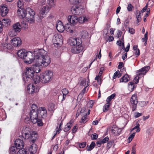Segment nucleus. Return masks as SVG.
Wrapping results in <instances>:
<instances>
[{"instance_id":"nucleus-36","label":"nucleus","mask_w":154,"mask_h":154,"mask_svg":"<svg viewBox=\"0 0 154 154\" xmlns=\"http://www.w3.org/2000/svg\"><path fill=\"white\" fill-rule=\"evenodd\" d=\"M116 96V94H115L114 93L111 94V95L108 97L106 99V102L107 103H111L110 101L112 100Z\"/></svg>"},{"instance_id":"nucleus-12","label":"nucleus","mask_w":154,"mask_h":154,"mask_svg":"<svg viewBox=\"0 0 154 154\" xmlns=\"http://www.w3.org/2000/svg\"><path fill=\"white\" fill-rule=\"evenodd\" d=\"M130 102L132 104V111H134L137 108V105L138 102L137 94H133L130 100Z\"/></svg>"},{"instance_id":"nucleus-26","label":"nucleus","mask_w":154,"mask_h":154,"mask_svg":"<svg viewBox=\"0 0 154 154\" xmlns=\"http://www.w3.org/2000/svg\"><path fill=\"white\" fill-rule=\"evenodd\" d=\"M10 23V20L9 19H4L1 21V23L5 27H6L9 25Z\"/></svg>"},{"instance_id":"nucleus-19","label":"nucleus","mask_w":154,"mask_h":154,"mask_svg":"<svg viewBox=\"0 0 154 154\" xmlns=\"http://www.w3.org/2000/svg\"><path fill=\"white\" fill-rule=\"evenodd\" d=\"M1 49L4 51L7 50H11L13 48V47L10 44H7L5 42L1 44Z\"/></svg>"},{"instance_id":"nucleus-52","label":"nucleus","mask_w":154,"mask_h":154,"mask_svg":"<svg viewBox=\"0 0 154 154\" xmlns=\"http://www.w3.org/2000/svg\"><path fill=\"white\" fill-rule=\"evenodd\" d=\"M101 77L96 76L95 78V80L97 81L98 84H100L101 83Z\"/></svg>"},{"instance_id":"nucleus-53","label":"nucleus","mask_w":154,"mask_h":154,"mask_svg":"<svg viewBox=\"0 0 154 154\" xmlns=\"http://www.w3.org/2000/svg\"><path fill=\"white\" fill-rule=\"evenodd\" d=\"M63 94L67 95L69 93V91L67 89L64 88L62 90Z\"/></svg>"},{"instance_id":"nucleus-51","label":"nucleus","mask_w":154,"mask_h":154,"mask_svg":"<svg viewBox=\"0 0 154 154\" xmlns=\"http://www.w3.org/2000/svg\"><path fill=\"white\" fill-rule=\"evenodd\" d=\"M59 37V36H55V37H53V40L54 41V42H57L56 44H59V43H58L59 42L58 40L60 41V38Z\"/></svg>"},{"instance_id":"nucleus-21","label":"nucleus","mask_w":154,"mask_h":154,"mask_svg":"<svg viewBox=\"0 0 154 154\" xmlns=\"http://www.w3.org/2000/svg\"><path fill=\"white\" fill-rule=\"evenodd\" d=\"M71 11L72 14L75 15H80L82 13L81 10L79 7H72Z\"/></svg>"},{"instance_id":"nucleus-18","label":"nucleus","mask_w":154,"mask_h":154,"mask_svg":"<svg viewBox=\"0 0 154 154\" xmlns=\"http://www.w3.org/2000/svg\"><path fill=\"white\" fill-rule=\"evenodd\" d=\"M22 41L20 38L15 37L11 40V42L14 47H18L21 44Z\"/></svg>"},{"instance_id":"nucleus-25","label":"nucleus","mask_w":154,"mask_h":154,"mask_svg":"<svg viewBox=\"0 0 154 154\" xmlns=\"http://www.w3.org/2000/svg\"><path fill=\"white\" fill-rule=\"evenodd\" d=\"M28 52L26 51L25 50L22 49L19 50L17 53L18 56L21 59H23Z\"/></svg>"},{"instance_id":"nucleus-3","label":"nucleus","mask_w":154,"mask_h":154,"mask_svg":"<svg viewBox=\"0 0 154 154\" xmlns=\"http://www.w3.org/2000/svg\"><path fill=\"white\" fill-rule=\"evenodd\" d=\"M35 73V71L32 67L26 68V72L23 75V79L25 84L30 82L32 77L34 75Z\"/></svg>"},{"instance_id":"nucleus-24","label":"nucleus","mask_w":154,"mask_h":154,"mask_svg":"<svg viewBox=\"0 0 154 154\" xmlns=\"http://www.w3.org/2000/svg\"><path fill=\"white\" fill-rule=\"evenodd\" d=\"M37 150V146L35 144H33L29 147V151L30 154H35L36 153Z\"/></svg>"},{"instance_id":"nucleus-41","label":"nucleus","mask_w":154,"mask_h":154,"mask_svg":"<svg viewBox=\"0 0 154 154\" xmlns=\"http://www.w3.org/2000/svg\"><path fill=\"white\" fill-rule=\"evenodd\" d=\"M48 109L49 111L54 112V110L55 109L54 104L53 103L50 104Z\"/></svg>"},{"instance_id":"nucleus-57","label":"nucleus","mask_w":154,"mask_h":154,"mask_svg":"<svg viewBox=\"0 0 154 154\" xmlns=\"http://www.w3.org/2000/svg\"><path fill=\"white\" fill-rule=\"evenodd\" d=\"M128 31L131 34H133L135 33V30L133 28L128 27Z\"/></svg>"},{"instance_id":"nucleus-55","label":"nucleus","mask_w":154,"mask_h":154,"mask_svg":"<svg viewBox=\"0 0 154 154\" xmlns=\"http://www.w3.org/2000/svg\"><path fill=\"white\" fill-rule=\"evenodd\" d=\"M142 115V113H139L138 112H136L135 113V115L134 116V117L135 118H137L141 116Z\"/></svg>"},{"instance_id":"nucleus-34","label":"nucleus","mask_w":154,"mask_h":154,"mask_svg":"<svg viewBox=\"0 0 154 154\" xmlns=\"http://www.w3.org/2000/svg\"><path fill=\"white\" fill-rule=\"evenodd\" d=\"M81 37L83 39H85L88 37V33L87 31L83 30L80 33Z\"/></svg>"},{"instance_id":"nucleus-33","label":"nucleus","mask_w":154,"mask_h":154,"mask_svg":"<svg viewBox=\"0 0 154 154\" xmlns=\"http://www.w3.org/2000/svg\"><path fill=\"white\" fill-rule=\"evenodd\" d=\"M95 143L94 142H92L89 146H87L86 147V149L87 151H91L95 147Z\"/></svg>"},{"instance_id":"nucleus-42","label":"nucleus","mask_w":154,"mask_h":154,"mask_svg":"<svg viewBox=\"0 0 154 154\" xmlns=\"http://www.w3.org/2000/svg\"><path fill=\"white\" fill-rule=\"evenodd\" d=\"M148 103V101H141L139 102V105L141 107H143L146 106Z\"/></svg>"},{"instance_id":"nucleus-39","label":"nucleus","mask_w":154,"mask_h":154,"mask_svg":"<svg viewBox=\"0 0 154 154\" xmlns=\"http://www.w3.org/2000/svg\"><path fill=\"white\" fill-rule=\"evenodd\" d=\"M38 109V106L37 105L35 104L32 105L31 108L30 109V110H32L33 111L37 112Z\"/></svg>"},{"instance_id":"nucleus-2","label":"nucleus","mask_w":154,"mask_h":154,"mask_svg":"<svg viewBox=\"0 0 154 154\" xmlns=\"http://www.w3.org/2000/svg\"><path fill=\"white\" fill-rule=\"evenodd\" d=\"M82 41L80 38H71L69 40L70 45L74 46L72 47L71 51L74 54H78L80 53L83 49L82 44Z\"/></svg>"},{"instance_id":"nucleus-54","label":"nucleus","mask_w":154,"mask_h":154,"mask_svg":"<svg viewBox=\"0 0 154 154\" xmlns=\"http://www.w3.org/2000/svg\"><path fill=\"white\" fill-rule=\"evenodd\" d=\"M103 144H104L109 141V138L108 137H106L103 139L100 140Z\"/></svg>"},{"instance_id":"nucleus-13","label":"nucleus","mask_w":154,"mask_h":154,"mask_svg":"<svg viewBox=\"0 0 154 154\" xmlns=\"http://www.w3.org/2000/svg\"><path fill=\"white\" fill-rule=\"evenodd\" d=\"M29 115L32 123L34 124L37 123V122H38L37 119L38 117V111L35 112L32 110H30Z\"/></svg>"},{"instance_id":"nucleus-58","label":"nucleus","mask_w":154,"mask_h":154,"mask_svg":"<svg viewBox=\"0 0 154 154\" xmlns=\"http://www.w3.org/2000/svg\"><path fill=\"white\" fill-rule=\"evenodd\" d=\"M92 135V136H91L92 140H96L97 139L98 137V135L96 133L93 134Z\"/></svg>"},{"instance_id":"nucleus-29","label":"nucleus","mask_w":154,"mask_h":154,"mask_svg":"<svg viewBox=\"0 0 154 154\" xmlns=\"http://www.w3.org/2000/svg\"><path fill=\"white\" fill-rule=\"evenodd\" d=\"M19 150L16 146H12L9 148V152L10 153L14 154L16 153V152Z\"/></svg>"},{"instance_id":"nucleus-8","label":"nucleus","mask_w":154,"mask_h":154,"mask_svg":"<svg viewBox=\"0 0 154 154\" xmlns=\"http://www.w3.org/2000/svg\"><path fill=\"white\" fill-rule=\"evenodd\" d=\"M23 59L24 62L27 64H30L34 60H35V55L33 54L30 51L28 52Z\"/></svg>"},{"instance_id":"nucleus-43","label":"nucleus","mask_w":154,"mask_h":154,"mask_svg":"<svg viewBox=\"0 0 154 154\" xmlns=\"http://www.w3.org/2000/svg\"><path fill=\"white\" fill-rule=\"evenodd\" d=\"M17 33L12 30L9 32L8 35L10 37H13L16 35Z\"/></svg>"},{"instance_id":"nucleus-9","label":"nucleus","mask_w":154,"mask_h":154,"mask_svg":"<svg viewBox=\"0 0 154 154\" xmlns=\"http://www.w3.org/2000/svg\"><path fill=\"white\" fill-rule=\"evenodd\" d=\"M40 88V86L38 84L35 85L29 84L27 86V91L29 94H33L38 92Z\"/></svg>"},{"instance_id":"nucleus-5","label":"nucleus","mask_w":154,"mask_h":154,"mask_svg":"<svg viewBox=\"0 0 154 154\" xmlns=\"http://www.w3.org/2000/svg\"><path fill=\"white\" fill-rule=\"evenodd\" d=\"M53 76V73L51 71H47L41 74V83H45L49 81Z\"/></svg>"},{"instance_id":"nucleus-47","label":"nucleus","mask_w":154,"mask_h":154,"mask_svg":"<svg viewBox=\"0 0 154 154\" xmlns=\"http://www.w3.org/2000/svg\"><path fill=\"white\" fill-rule=\"evenodd\" d=\"M140 125L138 123H136V125L132 128V131L135 130V129H137L136 132H138L140 131V129L139 127Z\"/></svg>"},{"instance_id":"nucleus-22","label":"nucleus","mask_w":154,"mask_h":154,"mask_svg":"<svg viewBox=\"0 0 154 154\" xmlns=\"http://www.w3.org/2000/svg\"><path fill=\"white\" fill-rule=\"evenodd\" d=\"M56 28L57 31L60 32H62L65 29V27L63 25L62 22L60 20L57 23Z\"/></svg>"},{"instance_id":"nucleus-64","label":"nucleus","mask_w":154,"mask_h":154,"mask_svg":"<svg viewBox=\"0 0 154 154\" xmlns=\"http://www.w3.org/2000/svg\"><path fill=\"white\" fill-rule=\"evenodd\" d=\"M103 144L102 142H101V140H100L98 141H97L96 142V145L98 147H100L101 146V145Z\"/></svg>"},{"instance_id":"nucleus-7","label":"nucleus","mask_w":154,"mask_h":154,"mask_svg":"<svg viewBox=\"0 0 154 154\" xmlns=\"http://www.w3.org/2000/svg\"><path fill=\"white\" fill-rule=\"evenodd\" d=\"M51 59L49 56H45V57H42V58L39 59L37 60L36 63L37 66H47L51 63Z\"/></svg>"},{"instance_id":"nucleus-44","label":"nucleus","mask_w":154,"mask_h":154,"mask_svg":"<svg viewBox=\"0 0 154 154\" xmlns=\"http://www.w3.org/2000/svg\"><path fill=\"white\" fill-rule=\"evenodd\" d=\"M114 141L113 140L109 141L107 144V149H109L110 148L114 143Z\"/></svg>"},{"instance_id":"nucleus-17","label":"nucleus","mask_w":154,"mask_h":154,"mask_svg":"<svg viewBox=\"0 0 154 154\" xmlns=\"http://www.w3.org/2000/svg\"><path fill=\"white\" fill-rule=\"evenodd\" d=\"M68 20L69 23L72 25H75L78 22V17L75 15L69 16Z\"/></svg>"},{"instance_id":"nucleus-15","label":"nucleus","mask_w":154,"mask_h":154,"mask_svg":"<svg viewBox=\"0 0 154 154\" xmlns=\"http://www.w3.org/2000/svg\"><path fill=\"white\" fill-rule=\"evenodd\" d=\"M46 54L47 51H45L44 49H39L37 52V54L35 55V57L36 62L37 60L42 58V57L46 56Z\"/></svg>"},{"instance_id":"nucleus-62","label":"nucleus","mask_w":154,"mask_h":154,"mask_svg":"<svg viewBox=\"0 0 154 154\" xmlns=\"http://www.w3.org/2000/svg\"><path fill=\"white\" fill-rule=\"evenodd\" d=\"M77 125H75L73 127L72 130V132L73 133H75L77 130Z\"/></svg>"},{"instance_id":"nucleus-20","label":"nucleus","mask_w":154,"mask_h":154,"mask_svg":"<svg viewBox=\"0 0 154 154\" xmlns=\"http://www.w3.org/2000/svg\"><path fill=\"white\" fill-rule=\"evenodd\" d=\"M1 15L2 17L5 16L8 14V9L7 8V6L5 5H1Z\"/></svg>"},{"instance_id":"nucleus-48","label":"nucleus","mask_w":154,"mask_h":154,"mask_svg":"<svg viewBox=\"0 0 154 154\" xmlns=\"http://www.w3.org/2000/svg\"><path fill=\"white\" fill-rule=\"evenodd\" d=\"M41 118L38 117L37 119V123L38 126H42L43 125V123L42 122V120L41 119Z\"/></svg>"},{"instance_id":"nucleus-35","label":"nucleus","mask_w":154,"mask_h":154,"mask_svg":"<svg viewBox=\"0 0 154 154\" xmlns=\"http://www.w3.org/2000/svg\"><path fill=\"white\" fill-rule=\"evenodd\" d=\"M65 29L67 32L70 33H72L73 32V30L72 29V26L70 25H69L68 24L65 25Z\"/></svg>"},{"instance_id":"nucleus-49","label":"nucleus","mask_w":154,"mask_h":154,"mask_svg":"<svg viewBox=\"0 0 154 154\" xmlns=\"http://www.w3.org/2000/svg\"><path fill=\"white\" fill-rule=\"evenodd\" d=\"M127 10L128 11H132L134 8V7L131 4H129L127 7Z\"/></svg>"},{"instance_id":"nucleus-61","label":"nucleus","mask_w":154,"mask_h":154,"mask_svg":"<svg viewBox=\"0 0 154 154\" xmlns=\"http://www.w3.org/2000/svg\"><path fill=\"white\" fill-rule=\"evenodd\" d=\"M135 54L136 55L137 57H138L140 54V51L139 49H137V50L134 51Z\"/></svg>"},{"instance_id":"nucleus-23","label":"nucleus","mask_w":154,"mask_h":154,"mask_svg":"<svg viewBox=\"0 0 154 154\" xmlns=\"http://www.w3.org/2000/svg\"><path fill=\"white\" fill-rule=\"evenodd\" d=\"M31 80L34 82V85H36L37 84L41 82V75L40 76L37 75H34L32 78Z\"/></svg>"},{"instance_id":"nucleus-14","label":"nucleus","mask_w":154,"mask_h":154,"mask_svg":"<svg viewBox=\"0 0 154 154\" xmlns=\"http://www.w3.org/2000/svg\"><path fill=\"white\" fill-rule=\"evenodd\" d=\"M38 117L44 119L47 116V110L46 109L43 107L39 108L38 110Z\"/></svg>"},{"instance_id":"nucleus-63","label":"nucleus","mask_w":154,"mask_h":154,"mask_svg":"<svg viewBox=\"0 0 154 154\" xmlns=\"http://www.w3.org/2000/svg\"><path fill=\"white\" fill-rule=\"evenodd\" d=\"M148 3H147L146 4V5L145 6V7H144L141 10V12L142 13L145 11L146 10L147 8L148 7Z\"/></svg>"},{"instance_id":"nucleus-46","label":"nucleus","mask_w":154,"mask_h":154,"mask_svg":"<svg viewBox=\"0 0 154 154\" xmlns=\"http://www.w3.org/2000/svg\"><path fill=\"white\" fill-rule=\"evenodd\" d=\"M87 114H86L85 115L83 116L82 118L81 122H82L83 123H85L87 121L86 120L87 119Z\"/></svg>"},{"instance_id":"nucleus-27","label":"nucleus","mask_w":154,"mask_h":154,"mask_svg":"<svg viewBox=\"0 0 154 154\" xmlns=\"http://www.w3.org/2000/svg\"><path fill=\"white\" fill-rule=\"evenodd\" d=\"M17 12L18 15L19 16H21L22 18H26V17H23L22 15H23V16H24V15H25L26 13L28 12L27 10V8H26V11L24 10L21 9V8L17 10Z\"/></svg>"},{"instance_id":"nucleus-50","label":"nucleus","mask_w":154,"mask_h":154,"mask_svg":"<svg viewBox=\"0 0 154 154\" xmlns=\"http://www.w3.org/2000/svg\"><path fill=\"white\" fill-rule=\"evenodd\" d=\"M141 12L137 10L136 12V17L137 19H138V18H140V19L141 18Z\"/></svg>"},{"instance_id":"nucleus-45","label":"nucleus","mask_w":154,"mask_h":154,"mask_svg":"<svg viewBox=\"0 0 154 154\" xmlns=\"http://www.w3.org/2000/svg\"><path fill=\"white\" fill-rule=\"evenodd\" d=\"M135 134V133H133L132 134L129 136L128 139V140L129 143L130 142L132 141V140L134 137Z\"/></svg>"},{"instance_id":"nucleus-32","label":"nucleus","mask_w":154,"mask_h":154,"mask_svg":"<svg viewBox=\"0 0 154 154\" xmlns=\"http://www.w3.org/2000/svg\"><path fill=\"white\" fill-rule=\"evenodd\" d=\"M111 104V103H107L103 106V112H106L109 110Z\"/></svg>"},{"instance_id":"nucleus-6","label":"nucleus","mask_w":154,"mask_h":154,"mask_svg":"<svg viewBox=\"0 0 154 154\" xmlns=\"http://www.w3.org/2000/svg\"><path fill=\"white\" fill-rule=\"evenodd\" d=\"M27 10L28 13L26 15H22L23 17H26V18L28 20V22L31 23L34 22L35 19L34 16L35 14V12L32 9L29 8H27Z\"/></svg>"},{"instance_id":"nucleus-31","label":"nucleus","mask_w":154,"mask_h":154,"mask_svg":"<svg viewBox=\"0 0 154 154\" xmlns=\"http://www.w3.org/2000/svg\"><path fill=\"white\" fill-rule=\"evenodd\" d=\"M72 126V123H71V122H69L67 123V124L65 126V127L63 129V131L65 132H67L70 129Z\"/></svg>"},{"instance_id":"nucleus-1","label":"nucleus","mask_w":154,"mask_h":154,"mask_svg":"<svg viewBox=\"0 0 154 154\" xmlns=\"http://www.w3.org/2000/svg\"><path fill=\"white\" fill-rule=\"evenodd\" d=\"M21 136L24 139H29L30 143H34L38 139V134L32 131L29 127H24L22 131Z\"/></svg>"},{"instance_id":"nucleus-16","label":"nucleus","mask_w":154,"mask_h":154,"mask_svg":"<svg viewBox=\"0 0 154 154\" xmlns=\"http://www.w3.org/2000/svg\"><path fill=\"white\" fill-rule=\"evenodd\" d=\"M50 8L51 7H49L48 5L43 6L39 12L40 17L42 18L45 17L46 14L49 11Z\"/></svg>"},{"instance_id":"nucleus-30","label":"nucleus","mask_w":154,"mask_h":154,"mask_svg":"<svg viewBox=\"0 0 154 154\" xmlns=\"http://www.w3.org/2000/svg\"><path fill=\"white\" fill-rule=\"evenodd\" d=\"M129 79L128 75H125L121 79L120 82L126 83L129 81Z\"/></svg>"},{"instance_id":"nucleus-38","label":"nucleus","mask_w":154,"mask_h":154,"mask_svg":"<svg viewBox=\"0 0 154 154\" xmlns=\"http://www.w3.org/2000/svg\"><path fill=\"white\" fill-rule=\"evenodd\" d=\"M67 95L63 94L62 95L61 94L59 95L58 98V100H61V102L64 101L65 99L66 98Z\"/></svg>"},{"instance_id":"nucleus-60","label":"nucleus","mask_w":154,"mask_h":154,"mask_svg":"<svg viewBox=\"0 0 154 154\" xmlns=\"http://www.w3.org/2000/svg\"><path fill=\"white\" fill-rule=\"evenodd\" d=\"M78 21L80 23H84L83 17H80L79 18H78Z\"/></svg>"},{"instance_id":"nucleus-40","label":"nucleus","mask_w":154,"mask_h":154,"mask_svg":"<svg viewBox=\"0 0 154 154\" xmlns=\"http://www.w3.org/2000/svg\"><path fill=\"white\" fill-rule=\"evenodd\" d=\"M48 4L50 6V7L54 6L55 5V3L54 0H48Z\"/></svg>"},{"instance_id":"nucleus-4","label":"nucleus","mask_w":154,"mask_h":154,"mask_svg":"<svg viewBox=\"0 0 154 154\" xmlns=\"http://www.w3.org/2000/svg\"><path fill=\"white\" fill-rule=\"evenodd\" d=\"M15 146L19 149L17 154H26V149H24V143L23 140L17 139L14 141Z\"/></svg>"},{"instance_id":"nucleus-59","label":"nucleus","mask_w":154,"mask_h":154,"mask_svg":"<svg viewBox=\"0 0 154 154\" xmlns=\"http://www.w3.org/2000/svg\"><path fill=\"white\" fill-rule=\"evenodd\" d=\"M23 3L20 0H19L17 3V6L18 8H21L22 7V5H23Z\"/></svg>"},{"instance_id":"nucleus-37","label":"nucleus","mask_w":154,"mask_h":154,"mask_svg":"<svg viewBox=\"0 0 154 154\" xmlns=\"http://www.w3.org/2000/svg\"><path fill=\"white\" fill-rule=\"evenodd\" d=\"M121 75L122 74L120 73L119 71L117 70L114 73L112 78L113 79H116L117 77L119 78H120Z\"/></svg>"},{"instance_id":"nucleus-10","label":"nucleus","mask_w":154,"mask_h":154,"mask_svg":"<svg viewBox=\"0 0 154 154\" xmlns=\"http://www.w3.org/2000/svg\"><path fill=\"white\" fill-rule=\"evenodd\" d=\"M27 26L28 25L26 23H25L24 21L21 22V25L19 22H17L13 25V30L16 32H19L21 31V28L22 27L26 28Z\"/></svg>"},{"instance_id":"nucleus-11","label":"nucleus","mask_w":154,"mask_h":154,"mask_svg":"<svg viewBox=\"0 0 154 154\" xmlns=\"http://www.w3.org/2000/svg\"><path fill=\"white\" fill-rule=\"evenodd\" d=\"M150 67L148 66H145L137 71L136 75L140 78L143 77L149 70Z\"/></svg>"},{"instance_id":"nucleus-56","label":"nucleus","mask_w":154,"mask_h":154,"mask_svg":"<svg viewBox=\"0 0 154 154\" xmlns=\"http://www.w3.org/2000/svg\"><path fill=\"white\" fill-rule=\"evenodd\" d=\"M86 142H84L80 143L79 144V147L80 148H84L86 145Z\"/></svg>"},{"instance_id":"nucleus-28","label":"nucleus","mask_w":154,"mask_h":154,"mask_svg":"<svg viewBox=\"0 0 154 154\" xmlns=\"http://www.w3.org/2000/svg\"><path fill=\"white\" fill-rule=\"evenodd\" d=\"M128 90L131 92L133 91L135 88H136V85L133 82H130L128 84Z\"/></svg>"}]
</instances>
